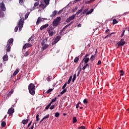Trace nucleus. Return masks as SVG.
Instances as JSON below:
<instances>
[{
  "mask_svg": "<svg viewBox=\"0 0 129 129\" xmlns=\"http://www.w3.org/2000/svg\"><path fill=\"white\" fill-rule=\"evenodd\" d=\"M30 41H31V42L32 41H34V36L32 35L29 39L28 40V42H30Z\"/></svg>",
  "mask_w": 129,
  "mask_h": 129,
  "instance_id": "a878e982",
  "label": "nucleus"
},
{
  "mask_svg": "<svg viewBox=\"0 0 129 129\" xmlns=\"http://www.w3.org/2000/svg\"><path fill=\"white\" fill-rule=\"evenodd\" d=\"M52 91H53V89H49L48 90H47V93H50V92H52Z\"/></svg>",
  "mask_w": 129,
  "mask_h": 129,
  "instance_id": "8fccbe9b",
  "label": "nucleus"
},
{
  "mask_svg": "<svg viewBox=\"0 0 129 129\" xmlns=\"http://www.w3.org/2000/svg\"><path fill=\"white\" fill-rule=\"evenodd\" d=\"M43 20H47L45 18H41V17H38L36 21V25H39L41 22H44Z\"/></svg>",
  "mask_w": 129,
  "mask_h": 129,
  "instance_id": "9b49d317",
  "label": "nucleus"
},
{
  "mask_svg": "<svg viewBox=\"0 0 129 129\" xmlns=\"http://www.w3.org/2000/svg\"><path fill=\"white\" fill-rule=\"evenodd\" d=\"M44 2L47 6H48L50 3V0H44Z\"/></svg>",
  "mask_w": 129,
  "mask_h": 129,
  "instance_id": "72a5a7b5",
  "label": "nucleus"
},
{
  "mask_svg": "<svg viewBox=\"0 0 129 129\" xmlns=\"http://www.w3.org/2000/svg\"><path fill=\"white\" fill-rule=\"evenodd\" d=\"M14 112H15V109H14V108L13 107H11L10 109H9L7 113L9 114V116H10L13 115V113H14Z\"/></svg>",
  "mask_w": 129,
  "mask_h": 129,
  "instance_id": "6e6552de",
  "label": "nucleus"
},
{
  "mask_svg": "<svg viewBox=\"0 0 129 129\" xmlns=\"http://www.w3.org/2000/svg\"><path fill=\"white\" fill-rule=\"evenodd\" d=\"M89 57H84V58L80 63V66L81 65V63H83V62H84L85 64H87L88 62H89Z\"/></svg>",
  "mask_w": 129,
  "mask_h": 129,
  "instance_id": "1a4fd4ad",
  "label": "nucleus"
},
{
  "mask_svg": "<svg viewBox=\"0 0 129 129\" xmlns=\"http://www.w3.org/2000/svg\"><path fill=\"white\" fill-rule=\"evenodd\" d=\"M60 21H61V17H57L52 22V26L53 27H57L60 24Z\"/></svg>",
  "mask_w": 129,
  "mask_h": 129,
  "instance_id": "7ed1b4c3",
  "label": "nucleus"
},
{
  "mask_svg": "<svg viewBox=\"0 0 129 129\" xmlns=\"http://www.w3.org/2000/svg\"><path fill=\"white\" fill-rule=\"evenodd\" d=\"M0 9L2 10L3 12H6V11H7L6 5H5L4 2L0 3Z\"/></svg>",
  "mask_w": 129,
  "mask_h": 129,
  "instance_id": "423d86ee",
  "label": "nucleus"
},
{
  "mask_svg": "<svg viewBox=\"0 0 129 129\" xmlns=\"http://www.w3.org/2000/svg\"><path fill=\"white\" fill-rule=\"evenodd\" d=\"M14 93V89H11V91L9 92V93L7 94V97H11V95Z\"/></svg>",
  "mask_w": 129,
  "mask_h": 129,
  "instance_id": "a211bd4d",
  "label": "nucleus"
},
{
  "mask_svg": "<svg viewBox=\"0 0 129 129\" xmlns=\"http://www.w3.org/2000/svg\"><path fill=\"white\" fill-rule=\"evenodd\" d=\"M120 73H121L120 74V76H123L124 74V72H123V70H120L119 71Z\"/></svg>",
  "mask_w": 129,
  "mask_h": 129,
  "instance_id": "f704fd0d",
  "label": "nucleus"
},
{
  "mask_svg": "<svg viewBox=\"0 0 129 129\" xmlns=\"http://www.w3.org/2000/svg\"><path fill=\"white\" fill-rule=\"evenodd\" d=\"M77 122V119H76V117H74L73 118V123H75Z\"/></svg>",
  "mask_w": 129,
  "mask_h": 129,
  "instance_id": "7c9ffc66",
  "label": "nucleus"
},
{
  "mask_svg": "<svg viewBox=\"0 0 129 129\" xmlns=\"http://www.w3.org/2000/svg\"><path fill=\"white\" fill-rule=\"evenodd\" d=\"M71 80H72V76H71L70 77V78L68 80V84H70V83L71 82Z\"/></svg>",
  "mask_w": 129,
  "mask_h": 129,
  "instance_id": "473e14b6",
  "label": "nucleus"
},
{
  "mask_svg": "<svg viewBox=\"0 0 129 129\" xmlns=\"http://www.w3.org/2000/svg\"><path fill=\"white\" fill-rule=\"evenodd\" d=\"M24 22H25V19L24 18H21L19 20L18 26H16L15 28V32H18V30H19V28L20 32L22 31V29H23V27L24 26Z\"/></svg>",
  "mask_w": 129,
  "mask_h": 129,
  "instance_id": "f257e3e1",
  "label": "nucleus"
},
{
  "mask_svg": "<svg viewBox=\"0 0 129 129\" xmlns=\"http://www.w3.org/2000/svg\"><path fill=\"white\" fill-rule=\"evenodd\" d=\"M62 13H63V10H60L58 13V15H60L61 14H62Z\"/></svg>",
  "mask_w": 129,
  "mask_h": 129,
  "instance_id": "13d9d810",
  "label": "nucleus"
},
{
  "mask_svg": "<svg viewBox=\"0 0 129 129\" xmlns=\"http://www.w3.org/2000/svg\"><path fill=\"white\" fill-rule=\"evenodd\" d=\"M76 80V74H75L73 76V78L72 79V82H74V81H75V80Z\"/></svg>",
  "mask_w": 129,
  "mask_h": 129,
  "instance_id": "2f4dec72",
  "label": "nucleus"
},
{
  "mask_svg": "<svg viewBox=\"0 0 129 129\" xmlns=\"http://www.w3.org/2000/svg\"><path fill=\"white\" fill-rule=\"evenodd\" d=\"M125 32V30H123L122 33L120 35L121 38H122V37H123V36H124Z\"/></svg>",
  "mask_w": 129,
  "mask_h": 129,
  "instance_id": "09e8293b",
  "label": "nucleus"
},
{
  "mask_svg": "<svg viewBox=\"0 0 129 129\" xmlns=\"http://www.w3.org/2000/svg\"><path fill=\"white\" fill-rule=\"evenodd\" d=\"M39 114H37L36 116V121H39V120H40V118H39Z\"/></svg>",
  "mask_w": 129,
  "mask_h": 129,
  "instance_id": "58836bf2",
  "label": "nucleus"
},
{
  "mask_svg": "<svg viewBox=\"0 0 129 129\" xmlns=\"http://www.w3.org/2000/svg\"><path fill=\"white\" fill-rule=\"evenodd\" d=\"M24 1L25 0H19V2L21 3V4H23V3H24Z\"/></svg>",
  "mask_w": 129,
  "mask_h": 129,
  "instance_id": "774afa93",
  "label": "nucleus"
},
{
  "mask_svg": "<svg viewBox=\"0 0 129 129\" xmlns=\"http://www.w3.org/2000/svg\"><path fill=\"white\" fill-rule=\"evenodd\" d=\"M32 46L30 43H26L23 46V49L26 50V48H30V47H32Z\"/></svg>",
  "mask_w": 129,
  "mask_h": 129,
  "instance_id": "f8f14e48",
  "label": "nucleus"
},
{
  "mask_svg": "<svg viewBox=\"0 0 129 129\" xmlns=\"http://www.w3.org/2000/svg\"><path fill=\"white\" fill-rule=\"evenodd\" d=\"M61 39V36H57L54 39V40L52 42V45H55V44H57L59 41H60V39Z\"/></svg>",
  "mask_w": 129,
  "mask_h": 129,
  "instance_id": "0eeeda50",
  "label": "nucleus"
},
{
  "mask_svg": "<svg viewBox=\"0 0 129 129\" xmlns=\"http://www.w3.org/2000/svg\"><path fill=\"white\" fill-rule=\"evenodd\" d=\"M51 79V77H48L47 78H46V80H47V81L49 82H50V80Z\"/></svg>",
  "mask_w": 129,
  "mask_h": 129,
  "instance_id": "4d7b16f0",
  "label": "nucleus"
},
{
  "mask_svg": "<svg viewBox=\"0 0 129 129\" xmlns=\"http://www.w3.org/2000/svg\"><path fill=\"white\" fill-rule=\"evenodd\" d=\"M7 123L5 121H3L1 123V125L2 127H5Z\"/></svg>",
  "mask_w": 129,
  "mask_h": 129,
  "instance_id": "c85d7f7f",
  "label": "nucleus"
},
{
  "mask_svg": "<svg viewBox=\"0 0 129 129\" xmlns=\"http://www.w3.org/2000/svg\"><path fill=\"white\" fill-rule=\"evenodd\" d=\"M87 11H88V9H85L83 11V13H81V15H84V14H86V13L87 12Z\"/></svg>",
  "mask_w": 129,
  "mask_h": 129,
  "instance_id": "4c0bfd02",
  "label": "nucleus"
},
{
  "mask_svg": "<svg viewBox=\"0 0 129 129\" xmlns=\"http://www.w3.org/2000/svg\"><path fill=\"white\" fill-rule=\"evenodd\" d=\"M83 103H84V104H87L88 103V101H87V99H85L83 100Z\"/></svg>",
  "mask_w": 129,
  "mask_h": 129,
  "instance_id": "ea45409f",
  "label": "nucleus"
},
{
  "mask_svg": "<svg viewBox=\"0 0 129 129\" xmlns=\"http://www.w3.org/2000/svg\"><path fill=\"white\" fill-rule=\"evenodd\" d=\"M80 128H81V129H85V126L82 125V126H81L80 127H78V129H80Z\"/></svg>",
  "mask_w": 129,
  "mask_h": 129,
  "instance_id": "864d4df0",
  "label": "nucleus"
},
{
  "mask_svg": "<svg viewBox=\"0 0 129 129\" xmlns=\"http://www.w3.org/2000/svg\"><path fill=\"white\" fill-rule=\"evenodd\" d=\"M82 11H83V7L81 10H78V11L76 14V15H79V14H81Z\"/></svg>",
  "mask_w": 129,
  "mask_h": 129,
  "instance_id": "bb28decb",
  "label": "nucleus"
},
{
  "mask_svg": "<svg viewBox=\"0 0 129 129\" xmlns=\"http://www.w3.org/2000/svg\"><path fill=\"white\" fill-rule=\"evenodd\" d=\"M32 120L30 121V122L28 123V125H27V127H30V125H31V124H32Z\"/></svg>",
  "mask_w": 129,
  "mask_h": 129,
  "instance_id": "5fc2aeb1",
  "label": "nucleus"
},
{
  "mask_svg": "<svg viewBox=\"0 0 129 129\" xmlns=\"http://www.w3.org/2000/svg\"><path fill=\"white\" fill-rule=\"evenodd\" d=\"M86 15H90L91 14V12L90 11H88L86 13Z\"/></svg>",
  "mask_w": 129,
  "mask_h": 129,
  "instance_id": "69168bd1",
  "label": "nucleus"
},
{
  "mask_svg": "<svg viewBox=\"0 0 129 129\" xmlns=\"http://www.w3.org/2000/svg\"><path fill=\"white\" fill-rule=\"evenodd\" d=\"M57 13H58V11H57L56 10L54 11L52 14L50 16V18H54L55 16H56V15H57Z\"/></svg>",
  "mask_w": 129,
  "mask_h": 129,
  "instance_id": "2eb2a0df",
  "label": "nucleus"
},
{
  "mask_svg": "<svg viewBox=\"0 0 129 129\" xmlns=\"http://www.w3.org/2000/svg\"><path fill=\"white\" fill-rule=\"evenodd\" d=\"M29 15H30V13L27 12L25 15V19H28V17H29Z\"/></svg>",
  "mask_w": 129,
  "mask_h": 129,
  "instance_id": "49530a36",
  "label": "nucleus"
},
{
  "mask_svg": "<svg viewBox=\"0 0 129 129\" xmlns=\"http://www.w3.org/2000/svg\"><path fill=\"white\" fill-rule=\"evenodd\" d=\"M50 116V114H47L46 116H45L43 118L44 119H46V118H49V117Z\"/></svg>",
  "mask_w": 129,
  "mask_h": 129,
  "instance_id": "a19ab883",
  "label": "nucleus"
},
{
  "mask_svg": "<svg viewBox=\"0 0 129 129\" xmlns=\"http://www.w3.org/2000/svg\"><path fill=\"white\" fill-rule=\"evenodd\" d=\"M88 56H89V54H86L85 55V56H84L85 58H87V57H88Z\"/></svg>",
  "mask_w": 129,
  "mask_h": 129,
  "instance_id": "338daca9",
  "label": "nucleus"
},
{
  "mask_svg": "<svg viewBox=\"0 0 129 129\" xmlns=\"http://www.w3.org/2000/svg\"><path fill=\"white\" fill-rule=\"evenodd\" d=\"M38 6H39V3L38 2H36L35 4H34V7L33 8V9H34V8H35L36 7H38Z\"/></svg>",
  "mask_w": 129,
  "mask_h": 129,
  "instance_id": "79ce46f5",
  "label": "nucleus"
},
{
  "mask_svg": "<svg viewBox=\"0 0 129 129\" xmlns=\"http://www.w3.org/2000/svg\"><path fill=\"white\" fill-rule=\"evenodd\" d=\"M74 61L75 63H78V61H79V56L76 57Z\"/></svg>",
  "mask_w": 129,
  "mask_h": 129,
  "instance_id": "b1692460",
  "label": "nucleus"
},
{
  "mask_svg": "<svg viewBox=\"0 0 129 129\" xmlns=\"http://www.w3.org/2000/svg\"><path fill=\"white\" fill-rule=\"evenodd\" d=\"M125 44V41H124V39H121L117 44V46H118V48L119 47H122V46H124Z\"/></svg>",
  "mask_w": 129,
  "mask_h": 129,
  "instance_id": "20e7f679",
  "label": "nucleus"
},
{
  "mask_svg": "<svg viewBox=\"0 0 129 129\" xmlns=\"http://www.w3.org/2000/svg\"><path fill=\"white\" fill-rule=\"evenodd\" d=\"M29 52H28V51H26L24 54L25 57H27V56H29Z\"/></svg>",
  "mask_w": 129,
  "mask_h": 129,
  "instance_id": "3c124183",
  "label": "nucleus"
},
{
  "mask_svg": "<svg viewBox=\"0 0 129 129\" xmlns=\"http://www.w3.org/2000/svg\"><path fill=\"white\" fill-rule=\"evenodd\" d=\"M56 100H57V97H55V98L52 99L51 100V101H52V102H55L56 101Z\"/></svg>",
  "mask_w": 129,
  "mask_h": 129,
  "instance_id": "603ef678",
  "label": "nucleus"
},
{
  "mask_svg": "<svg viewBox=\"0 0 129 129\" xmlns=\"http://www.w3.org/2000/svg\"><path fill=\"white\" fill-rule=\"evenodd\" d=\"M67 92V90L66 89H64L60 93V94H61V95H63V94H64V93H65V92Z\"/></svg>",
  "mask_w": 129,
  "mask_h": 129,
  "instance_id": "cd10ccee",
  "label": "nucleus"
},
{
  "mask_svg": "<svg viewBox=\"0 0 129 129\" xmlns=\"http://www.w3.org/2000/svg\"><path fill=\"white\" fill-rule=\"evenodd\" d=\"M55 108V105H52L50 107V109L52 110V109H54Z\"/></svg>",
  "mask_w": 129,
  "mask_h": 129,
  "instance_id": "de8ad7c7",
  "label": "nucleus"
},
{
  "mask_svg": "<svg viewBox=\"0 0 129 129\" xmlns=\"http://www.w3.org/2000/svg\"><path fill=\"white\" fill-rule=\"evenodd\" d=\"M59 115H60V113H59V112H56L55 113V117H58Z\"/></svg>",
  "mask_w": 129,
  "mask_h": 129,
  "instance_id": "a18cd8bd",
  "label": "nucleus"
},
{
  "mask_svg": "<svg viewBox=\"0 0 129 129\" xmlns=\"http://www.w3.org/2000/svg\"><path fill=\"white\" fill-rule=\"evenodd\" d=\"M6 51L7 52H10L11 51V48H12V45H10L9 44H7L6 46Z\"/></svg>",
  "mask_w": 129,
  "mask_h": 129,
  "instance_id": "dca6fc26",
  "label": "nucleus"
},
{
  "mask_svg": "<svg viewBox=\"0 0 129 129\" xmlns=\"http://www.w3.org/2000/svg\"><path fill=\"white\" fill-rule=\"evenodd\" d=\"M39 8H42V9H45V8H46V5H45L44 4H40L39 5Z\"/></svg>",
  "mask_w": 129,
  "mask_h": 129,
  "instance_id": "c9c22d12",
  "label": "nucleus"
},
{
  "mask_svg": "<svg viewBox=\"0 0 129 129\" xmlns=\"http://www.w3.org/2000/svg\"><path fill=\"white\" fill-rule=\"evenodd\" d=\"M3 59L4 60V61H8V60H9V56H8V54H6L3 57Z\"/></svg>",
  "mask_w": 129,
  "mask_h": 129,
  "instance_id": "6ab92c4d",
  "label": "nucleus"
},
{
  "mask_svg": "<svg viewBox=\"0 0 129 129\" xmlns=\"http://www.w3.org/2000/svg\"><path fill=\"white\" fill-rule=\"evenodd\" d=\"M85 64H86V65L83 67L82 68L83 70H85L87 68V67H89V64L88 63H85Z\"/></svg>",
  "mask_w": 129,
  "mask_h": 129,
  "instance_id": "5701e85b",
  "label": "nucleus"
},
{
  "mask_svg": "<svg viewBox=\"0 0 129 129\" xmlns=\"http://www.w3.org/2000/svg\"><path fill=\"white\" fill-rule=\"evenodd\" d=\"M108 33H109V29H107L105 31V34H107Z\"/></svg>",
  "mask_w": 129,
  "mask_h": 129,
  "instance_id": "e2e57ef3",
  "label": "nucleus"
},
{
  "mask_svg": "<svg viewBox=\"0 0 129 129\" xmlns=\"http://www.w3.org/2000/svg\"><path fill=\"white\" fill-rule=\"evenodd\" d=\"M19 71H20L19 69H16V71L13 73V76H16V75H17V74L19 73Z\"/></svg>",
  "mask_w": 129,
  "mask_h": 129,
  "instance_id": "4be33fe9",
  "label": "nucleus"
},
{
  "mask_svg": "<svg viewBox=\"0 0 129 129\" xmlns=\"http://www.w3.org/2000/svg\"><path fill=\"white\" fill-rule=\"evenodd\" d=\"M118 23V21L116 20V19H114L113 20L112 24L113 25H115V24H117Z\"/></svg>",
  "mask_w": 129,
  "mask_h": 129,
  "instance_id": "c756f323",
  "label": "nucleus"
},
{
  "mask_svg": "<svg viewBox=\"0 0 129 129\" xmlns=\"http://www.w3.org/2000/svg\"><path fill=\"white\" fill-rule=\"evenodd\" d=\"M51 106L49 105V104H48L46 107H45V109H49V108Z\"/></svg>",
  "mask_w": 129,
  "mask_h": 129,
  "instance_id": "6e6d98bb",
  "label": "nucleus"
},
{
  "mask_svg": "<svg viewBox=\"0 0 129 129\" xmlns=\"http://www.w3.org/2000/svg\"><path fill=\"white\" fill-rule=\"evenodd\" d=\"M78 9V8L77 7H75V8L73 9V12L75 13V12H76V11H77Z\"/></svg>",
  "mask_w": 129,
  "mask_h": 129,
  "instance_id": "37998d69",
  "label": "nucleus"
},
{
  "mask_svg": "<svg viewBox=\"0 0 129 129\" xmlns=\"http://www.w3.org/2000/svg\"><path fill=\"white\" fill-rule=\"evenodd\" d=\"M49 31H50V30L51 31H52V30H54V28H53V27H52V26H49Z\"/></svg>",
  "mask_w": 129,
  "mask_h": 129,
  "instance_id": "bf43d9fd",
  "label": "nucleus"
},
{
  "mask_svg": "<svg viewBox=\"0 0 129 129\" xmlns=\"http://www.w3.org/2000/svg\"><path fill=\"white\" fill-rule=\"evenodd\" d=\"M95 56H96V53L94 55H92L90 58V60H91L92 61H94V60H95Z\"/></svg>",
  "mask_w": 129,
  "mask_h": 129,
  "instance_id": "aec40b11",
  "label": "nucleus"
},
{
  "mask_svg": "<svg viewBox=\"0 0 129 129\" xmlns=\"http://www.w3.org/2000/svg\"><path fill=\"white\" fill-rule=\"evenodd\" d=\"M101 64V60H99L97 63V65H100Z\"/></svg>",
  "mask_w": 129,
  "mask_h": 129,
  "instance_id": "0e129e2a",
  "label": "nucleus"
},
{
  "mask_svg": "<svg viewBox=\"0 0 129 129\" xmlns=\"http://www.w3.org/2000/svg\"><path fill=\"white\" fill-rule=\"evenodd\" d=\"M42 50H46V49L47 48H48V47H49V45L47 44H44V45H42Z\"/></svg>",
  "mask_w": 129,
  "mask_h": 129,
  "instance_id": "412c9836",
  "label": "nucleus"
},
{
  "mask_svg": "<svg viewBox=\"0 0 129 129\" xmlns=\"http://www.w3.org/2000/svg\"><path fill=\"white\" fill-rule=\"evenodd\" d=\"M28 122H29V119H23L22 121V123H23V124H27Z\"/></svg>",
  "mask_w": 129,
  "mask_h": 129,
  "instance_id": "f3484780",
  "label": "nucleus"
},
{
  "mask_svg": "<svg viewBox=\"0 0 129 129\" xmlns=\"http://www.w3.org/2000/svg\"><path fill=\"white\" fill-rule=\"evenodd\" d=\"M13 43H14V38H10L9 39L8 42H7V45L12 46Z\"/></svg>",
  "mask_w": 129,
  "mask_h": 129,
  "instance_id": "ddd939ff",
  "label": "nucleus"
},
{
  "mask_svg": "<svg viewBox=\"0 0 129 129\" xmlns=\"http://www.w3.org/2000/svg\"><path fill=\"white\" fill-rule=\"evenodd\" d=\"M45 44V41H42V42H41V46H44Z\"/></svg>",
  "mask_w": 129,
  "mask_h": 129,
  "instance_id": "052dcab7",
  "label": "nucleus"
},
{
  "mask_svg": "<svg viewBox=\"0 0 129 129\" xmlns=\"http://www.w3.org/2000/svg\"><path fill=\"white\" fill-rule=\"evenodd\" d=\"M73 23V22H72L70 24H69L67 25L66 26H65L63 28V29L61 30H60V32H59L60 35H61L62 34V33H63V31H65V30H66L67 28H68V27H69V26H71L72 25Z\"/></svg>",
  "mask_w": 129,
  "mask_h": 129,
  "instance_id": "9d476101",
  "label": "nucleus"
},
{
  "mask_svg": "<svg viewBox=\"0 0 129 129\" xmlns=\"http://www.w3.org/2000/svg\"><path fill=\"white\" fill-rule=\"evenodd\" d=\"M86 4H91V1L90 0L89 1H86Z\"/></svg>",
  "mask_w": 129,
  "mask_h": 129,
  "instance_id": "680f3d73",
  "label": "nucleus"
},
{
  "mask_svg": "<svg viewBox=\"0 0 129 129\" xmlns=\"http://www.w3.org/2000/svg\"><path fill=\"white\" fill-rule=\"evenodd\" d=\"M48 33L49 34V35L50 36H52V35H54V32H53V31L48 30Z\"/></svg>",
  "mask_w": 129,
  "mask_h": 129,
  "instance_id": "393cba45",
  "label": "nucleus"
},
{
  "mask_svg": "<svg viewBox=\"0 0 129 129\" xmlns=\"http://www.w3.org/2000/svg\"><path fill=\"white\" fill-rule=\"evenodd\" d=\"M67 86V82H66L62 87V89H65V87Z\"/></svg>",
  "mask_w": 129,
  "mask_h": 129,
  "instance_id": "c03bdc74",
  "label": "nucleus"
},
{
  "mask_svg": "<svg viewBox=\"0 0 129 129\" xmlns=\"http://www.w3.org/2000/svg\"><path fill=\"white\" fill-rule=\"evenodd\" d=\"M49 27V25L48 24H45L42 25L41 27L40 28V30H44V29H47Z\"/></svg>",
  "mask_w": 129,
  "mask_h": 129,
  "instance_id": "4468645a",
  "label": "nucleus"
},
{
  "mask_svg": "<svg viewBox=\"0 0 129 129\" xmlns=\"http://www.w3.org/2000/svg\"><path fill=\"white\" fill-rule=\"evenodd\" d=\"M76 18V14H74L70 17H69L66 20V23H70L72 20H74Z\"/></svg>",
  "mask_w": 129,
  "mask_h": 129,
  "instance_id": "39448f33",
  "label": "nucleus"
},
{
  "mask_svg": "<svg viewBox=\"0 0 129 129\" xmlns=\"http://www.w3.org/2000/svg\"><path fill=\"white\" fill-rule=\"evenodd\" d=\"M28 90L30 94L31 95H35V93L36 92V88L34 84L31 83L28 86Z\"/></svg>",
  "mask_w": 129,
  "mask_h": 129,
  "instance_id": "f03ea898",
  "label": "nucleus"
},
{
  "mask_svg": "<svg viewBox=\"0 0 129 129\" xmlns=\"http://www.w3.org/2000/svg\"><path fill=\"white\" fill-rule=\"evenodd\" d=\"M0 16H1V17H5V13L2 11H0Z\"/></svg>",
  "mask_w": 129,
  "mask_h": 129,
  "instance_id": "e433bc0d",
  "label": "nucleus"
}]
</instances>
